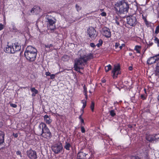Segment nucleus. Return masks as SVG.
Segmentation results:
<instances>
[{"mask_svg":"<svg viewBox=\"0 0 159 159\" xmlns=\"http://www.w3.org/2000/svg\"><path fill=\"white\" fill-rule=\"evenodd\" d=\"M87 33L91 39H94L97 35L96 30L93 27L89 28L87 30Z\"/></svg>","mask_w":159,"mask_h":159,"instance_id":"obj_9","label":"nucleus"},{"mask_svg":"<svg viewBox=\"0 0 159 159\" xmlns=\"http://www.w3.org/2000/svg\"><path fill=\"white\" fill-rule=\"evenodd\" d=\"M31 90L32 92H34L35 94H36L38 93V90L34 88H32Z\"/></svg>","mask_w":159,"mask_h":159,"instance_id":"obj_31","label":"nucleus"},{"mask_svg":"<svg viewBox=\"0 0 159 159\" xmlns=\"http://www.w3.org/2000/svg\"><path fill=\"white\" fill-rule=\"evenodd\" d=\"M158 33H159V25L156 28V30L155 31V33L156 34H157Z\"/></svg>","mask_w":159,"mask_h":159,"instance_id":"obj_33","label":"nucleus"},{"mask_svg":"<svg viewBox=\"0 0 159 159\" xmlns=\"http://www.w3.org/2000/svg\"><path fill=\"white\" fill-rule=\"evenodd\" d=\"M156 71L157 72H159V62L157 64L156 66Z\"/></svg>","mask_w":159,"mask_h":159,"instance_id":"obj_32","label":"nucleus"},{"mask_svg":"<svg viewBox=\"0 0 159 159\" xmlns=\"http://www.w3.org/2000/svg\"><path fill=\"white\" fill-rule=\"evenodd\" d=\"M100 10H101V11H103V9H100Z\"/></svg>","mask_w":159,"mask_h":159,"instance_id":"obj_55","label":"nucleus"},{"mask_svg":"<svg viewBox=\"0 0 159 159\" xmlns=\"http://www.w3.org/2000/svg\"><path fill=\"white\" fill-rule=\"evenodd\" d=\"M81 131L82 133H84L85 132V129L83 126H81Z\"/></svg>","mask_w":159,"mask_h":159,"instance_id":"obj_36","label":"nucleus"},{"mask_svg":"<svg viewBox=\"0 0 159 159\" xmlns=\"http://www.w3.org/2000/svg\"><path fill=\"white\" fill-rule=\"evenodd\" d=\"M159 60V54L152 57L149 58L147 61V63L149 65L152 64Z\"/></svg>","mask_w":159,"mask_h":159,"instance_id":"obj_11","label":"nucleus"},{"mask_svg":"<svg viewBox=\"0 0 159 159\" xmlns=\"http://www.w3.org/2000/svg\"><path fill=\"white\" fill-rule=\"evenodd\" d=\"M34 93H33L32 94V95H35L34 94Z\"/></svg>","mask_w":159,"mask_h":159,"instance_id":"obj_56","label":"nucleus"},{"mask_svg":"<svg viewBox=\"0 0 159 159\" xmlns=\"http://www.w3.org/2000/svg\"><path fill=\"white\" fill-rule=\"evenodd\" d=\"M87 154L83 152H80L77 154V158L78 159H86L85 158Z\"/></svg>","mask_w":159,"mask_h":159,"instance_id":"obj_14","label":"nucleus"},{"mask_svg":"<svg viewBox=\"0 0 159 159\" xmlns=\"http://www.w3.org/2000/svg\"><path fill=\"white\" fill-rule=\"evenodd\" d=\"M102 82L103 83H105V82H106V80H102Z\"/></svg>","mask_w":159,"mask_h":159,"instance_id":"obj_52","label":"nucleus"},{"mask_svg":"<svg viewBox=\"0 0 159 159\" xmlns=\"http://www.w3.org/2000/svg\"><path fill=\"white\" fill-rule=\"evenodd\" d=\"M81 121L82 123H84V120L82 118L81 119Z\"/></svg>","mask_w":159,"mask_h":159,"instance_id":"obj_51","label":"nucleus"},{"mask_svg":"<svg viewBox=\"0 0 159 159\" xmlns=\"http://www.w3.org/2000/svg\"><path fill=\"white\" fill-rule=\"evenodd\" d=\"M13 135L15 138H17L18 137V134H17L13 133Z\"/></svg>","mask_w":159,"mask_h":159,"instance_id":"obj_46","label":"nucleus"},{"mask_svg":"<svg viewBox=\"0 0 159 159\" xmlns=\"http://www.w3.org/2000/svg\"><path fill=\"white\" fill-rule=\"evenodd\" d=\"M44 46L45 48V51L47 52H49L52 50L51 48L53 46L52 44H45Z\"/></svg>","mask_w":159,"mask_h":159,"instance_id":"obj_17","label":"nucleus"},{"mask_svg":"<svg viewBox=\"0 0 159 159\" xmlns=\"http://www.w3.org/2000/svg\"><path fill=\"white\" fill-rule=\"evenodd\" d=\"M4 27L3 25L2 24H0V30H2Z\"/></svg>","mask_w":159,"mask_h":159,"instance_id":"obj_40","label":"nucleus"},{"mask_svg":"<svg viewBox=\"0 0 159 159\" xmlns=\"http://www.w3.org/2000/svg\"><path fill=\"white\" fill-rule=\"evenodd\" d=\"M101 15L102 16H106V13L105 12H102L101 13Z\"/></svg>","mask_w":159,"mask_h":159,"instance_id":"obj_38","label":"nucleus"},{"mask_svg":"<svg viewBox=\"0 0 159 159\" xmlns=\"http://www.w3.org/2000/svg\"><path fill=\"white\" fill-rule=\"evenodd\" d=\"M120 70V66L119 64H118L116 65H114V68L113 69L112 71V73H113V77L114 78H117V75L119 74H120L119 72Z\"/></svg>","mask_w":159,"mask_h":159,"instance_id":"obj_10","label":"nucleus"},{"mask_svg":"<svg viewBox=\"0 0 159 159\" xmlns=\"http://www.w3.org/2000/svg\"><path fill=\"white\" fill-rule=\"evenodd\" d=\"M154 40L155 41V43H157V45L158 47L159 46V39L156 37H155V39H154Z\"/></svg>","mask_w":159,"mask_h":159,"instance_id":"obj_26","label":"nucleus"},{"mask_svg":"<svg viewBox=\"0 0 159 159\" xmlns=\"http://www.w3.org/2000/svg\"><path fill=\"white\" fill-rule=\"evenodd\" d=\"M81 52L83 53H80V57L75 60L74 67L76 70H78L80 69H83V68L81 66L86 64L88 61L93 58V55L91 53L86 56L84 52L80 51V52Z\"/></svg>","mask_w":159,"mask_h":159,"instance_id":"obj_1","label":"nucleus"},{"mask_svg":"<svg viewBox=\"0 0 159 159\" xmlns=\"http://www.w3.org/2000/svg\"><path fill=\"white\" fill-rule=\"evenodd\" d=\"M75 8L78 11H79L82 9V7H80V6L78 4H76L75 5Z\"/></svg>","mask_w":159,"mask_h":159,"instance_id":"obj_28","label":"nucleus"},{"mask_svg":"<svg viewBox=\"0 0 159 159\" xmlns=\"http://www.w3.org/2000/svg\"><path fill=\"white\" fill-rule=\"evenodd\" d=\"M27 156L30 159H37V155L36 151L31 149L28 150L26 152Z\"/></svg>","mask_w":159,"mask_h":159,"instance_id":"obj_7","label":"nucleus"},{"mask_svg":"<svg viewBox=\"0 0 159 159\" xmlns=\"http://www.w3.org/2000/svg\"><path fill=\"white\" fill-rule=\"evenodd\" d=\"M51 75V73L49 72H46V76H50Z\"/></svg>","mask_w":159,"mask_h":159,"instance_id":"obj_45","label":"nucleus"},{"mask_svg":"<svg viewBox=\"0 0 159 159\" xmlns=\"http://www.w3.org/2000/svg\"><path fill=\"white\" fill-rule=\"evenodd\" d=\"M4 141V134L3 133L0 131V144L3 143Z\"/></svg>","mask_w":159,"mask_h":159,"instance_id":"obj_19","label":"nucleus"},{"mask_svg":"<svg viewBox=\"0 0 159 159\" xmlns=\"http://www.w3.org/2000/svg\"><path fill=\"white\" fill-rule=\"evenodd\" d=\"M131 159H140L138 157H133L131 158Z\"/></svg>","mask_w":159,"mask_h":159,"instance_id":"obj_44","label":"nucleus"},{"mask_svg":"<svg viewBox=\"0 0 159 159\" xmlns=\"http://www.w3.org/2000/svg\"><path fill=\"white\" fill-rule=\"evenodd\" d=\"M103 34L106 37L109 38L111 37V33L109 29L105 28L103 29Z\"/></svg>","mask_w":159,"mask_h":159,"instance_id":"obj_12","label":"nucleus"},{"mask_svg":"<svg viewBox=\"0 0 159 159\" xmlns=\"http://www.w3.org/2000/svg\"><path fill=\"white\" fill-rule=\"evenodd\" d=\"M82 102L83 104V108H84L86 105V101L84 100H83L82 101Z\"/></svg>","mask_w":159,"mask_h":159,"instance_id":"obj_29","label":"nucleus"},{"mask_svg":"<svg viewBox=\"0 0 159 159\" xmlns=\"http://www.w3.org/2000/svg\"><path fill=\"white\" fill-rule=\"evenodd\" d=\"M37 50L32 46H28L25 52V56L29 61H35L37 56Z\"/></svg>","mask_w":159,"mask_h":159,"instance_id":"obj_3","label":"nucleus"},{"mask_svg":"<svg viewBox=\"0 0 159 159\" xmlns=\"http://www.w3.org/2000/svg\"><path fill=\"white\" fill-rule=\"evenodd\" d=\"M90 46L93 48L95 47H96V45L94 44V43H90Z\"/></svg>","mask_w":159,"mask_h":159,"instance_id":"obj_37","label":"nucleus"},{"mask_svg":"<svg viewBox=\"0 0 159 159\" xmlns=\"http://www.w3.org/2000/svg\"><path fill=\"white\" fill-rule=\"evenodd\" d=\"M116 23L117 24V25H119V23L118 21H117V19H115Z\"/></svg>","mask_w":159,"mask_h":159,"instance_id":"obj_47","label":"nucleus"},{"mask_svg":"<svg viewBox=\"0 0 159 159\" xmlns=\"http://www.w3.org/2000/svg\"><path fill=\"white\" fill-rule=\"evenodd\" d=\"M12 53H14L16 51H15V48H14V44H12Z\"/></svg>","mask_w":159,"mask_h":159,"instance_id":"obj_34","label":"nucleus"},{"mask_svg":"<svg viewBox=\"0 0 159 159\" xmlns=\"http://www.w3.org/2000/svg\"><path fill=\"white\" fill-rule=\"evenodd\" d=\"M38 135H41L43 137L49 139L51 137V134L46 125L44 123H41L39 125V128L36 130Z\"/></svg>","mask_w":159,"mask_h":159,"instance_id":"obj_2","label":"nucleus"},{"mask_svg":"<svg viewBox=\"0 0 159 159\" xmlns=\"http://www.w3.org/2000/svg\"><path fill=\"white\" fill-rule=\"evenodd\" d=\"M120 45V44L119 43H116L115 47L116 48L118 47Z\"/></svg>","mask_w":159,"mask_h":159,"instance_id":"obj_41","label":"nucleus"},{"mask_svg":"<svg viewBox=\"0 0 159 159\" xmlns=\"http://www.w3.org/2000/svg\"><path fill=\"white\" fill-rule=\"evenodd\" d=\"M141 49V46H136L135 47L134 50L136 51V52L138 53H140V50Z\"/></svg>","mask_w":159,"mask_h":159,"instance_id":"obj_22","label":"nucleus"},{"mask_svg":"<svg viewBox=\"0 0 159 159\" xmlns=\"http://www.w3.org/2000/svg\"><path fill=\"white\" fill-rule=\"evenodd\" d=\"M158 100L159 101V95H158Z\"/></svg>","mask_w":159,"mask_h":159,"instance_id":"obj_54","label":"nucleus"},{"mask_svg":"<svg viewBox=\"0 0 159 159\" xmlns=\"http://www.w3.org/2000/svg\"><path fill=\"white\" fill-rule=\"evenodd\" d=\"M50 76L51 79H53L55 78V75L54 74L51 75Z\"/></svg>","mask_w":159,"mask_h":159,"instance_id":"obj_39","label":"nucleus"},{"mask_svg":"<svg viewBox=\"0 0 159 159\" xmlns=\"http://www.w3.org/2000/svg\"><path fill=\"white\" fill-rule=\"evenodd\" d=\"M127 23L130 26H134L137 23L136 18L133 16H128L127 17Z\"/></svg>","mask_w":159,"mask_h":159,"instance_id":"obj_6","label":"nucleus"},{"mask_svg":"<svg viewBox=\"0 0 159 159\" xmlns=\"http://www.w3.org/2000/svg\"><path fill=\"white\" fill-rule=\"evenodd\" d=\"M40 11V8L38 7L35 6L30 11V12L32 14H38Z\"/></svg>","mask_w":159,"mask_h":159,"instance_id":"obj_13","label":"nucleus"},{"mask_svg":"<svg viewBox=\"0 0 159 159\" xmlns=\"http://www.w3.org/2000/svg\"><path fill=\"white\" fill-rule=\"evenodd\" d=\"M81 115H80L79 117V118L80 119V120H81V118H82V117H81Z\"/></svg>","mask_w":159,"mask_h":159,"instance_id":"obj_53","label":"nucleus"},{"mask_svg":"<svg viewBox=\"0 0 159 159\" xmlns=\"http://www.w3.org/2000/svg\"><path fill=\"white\" fill-rule=\"evenodd\" d=\"M129 8L128 4L123 0L117 3L115 6V8L116 11L120 13L127 12Z\"/></svg>","mask_w":159,"mask_h":159,"instance_id":"obj_4","label":"nucleus"},{"mask_svg":"<svg viewBox=\"0 0 159 159\" xmlns=\"http://www.w3.org/2000/svg\"><path fill=\"white\" fill-rule=\"evenodd\" d=\"M129 69L130 70H132V67L131 66H129Z\"/></svg>","mask_w":159,"mask_h":159,"instance_id":"obj_49","label":"nucleus"},{"mask_svg":"<svg viewBox=\"0 0 159 159\" xmlns=\"http://www.w3.org/2000/svg\"><path fill=\"white\" fill-rule=\"evenodd\" d=\"M94 103L93 102H92L90 106V108L91 110L93 111L94 108Z\"/></svg>","mask_w":159,"mask_h":159,"instance_id":"obj_30","label":"nucleus"},{"mask_svg":"<svg viewBox=\"0 0 159 159\" xmlns=\"http://www.w3.org/2000/svg\"><path fill=\"white\" fill-rule=\"evenodd\" d=\"M10 105L11 106V107H13L14 108H16V107L17 106L15 104L10 103Z\"/></svg>","mask_w":159,"mask_h":159,"instance_id":"obj_35","label":"nucleus"},{"mask_svg":"<svg viewBox=\"0 0 159 159\" xmlns=\"http://www.w3.org/2000/svg\"><path fill=\"white\" fill-rule=\"evenodd\" d=\"M52 149L55 153L58 154L62 151L63 149V147L61 143L56 144L52 148Z\"/></svg>","mask_w":159,"mask_h":159,"instance_id":"obj_8","label":"nucleus"},{"mask_svg":"<svg viewBox=\"0 0 159 159\" xmlns=\"http://www.w3.org/2000/svg\"><path fill=\"white\" fill-rule=\"evenodd\" d=\"M125 46V45L124 44H122V45L120 46L119 47L120 49H121L122 48L123 46Z\"/></svg>","mask_w":159,"mask_h":159,"instance_id":"obj_48","label":"nucleus"},{"mask_svg":"<svg viewBox=\"0 0 159 159\" xmlns=\"http://www.w3.org/2000/svg\"><path fill=\"white\" fill-rule=\"evenodd\" d=\"M110 115L112 116H114L116 115V113H115V111L112 110L110 111Z\"/></svg>","mask_w":159,"mask_h":159,"instance_id":"obj_25","label":"nucleus"},{"mask_svg":"<svg viewBox=\"0 0 159 159\" xmlns=\"http://www.w3.org/2000/svg\"><path fill=\"white\" fill-rule=\"evenodd\" d=\"M141 98L142 99L144 100L145 99V97L144 96V95L143 94H142L141 95Z\"/></svg>","mask_w":159,"mask_h":159,"instance_id":"obj_42","label":"nucleus"},{"mask_svg":"<svg viewBox=\"0 0 159 159\" xmlns=\"http://www.w3.org/2000/svg\"><path fill=\"white\" fill-rule=\"evenodd\" d=\"M153 44V43L152 42H150L148 45L150 46H151Z\"/></svg>","mask_w":159,"mask_h":159,"instance_id":"obj_50","label":"nucleus"},{"mask_svg":"<svg viewBox=\"0 0 159 159\" xmlns=\"http://www.w3.org/2000/svg\"><path fill=\"white\" fill-rule=\"evenodd\" d=\"M71 147V145L70 143L66 142L65 145L64 146L65 148L67 150H69Z\"/></svg>","mask_w":159,"mask_h":159,"instance_id":"obj_21","label":"nucleus"},{"mask_svg":"<svg viewBox=\"0 0 159 159\" xmlns=\"http://www.w3.org/2000/svg\"><path fill=\"white\" fill-rule=\"evenodd\" d=\"M14 48H15V51H16V52L20 50L21 49L20 45L18 44L17 43L14 44Z\"/></svg>","mask_w":159,"mask_h":159,"instance_id":"obj_20","label":"nucleus"},{"mask_svg":"<svg viewBox=\"0 0 159 159\" xmlns=\"http://www.w3.org/2000/svg\"><path fill=\"white\" fill-rule=\"evenodd\" d=\"M84 91L85 93L84 95H85V98L86 99H87V88L85 87V85H84Z\"/></svg>","mask_w":159,"mask_h":159,"instance_id":"obj_24","label":"nucleus"},{"mask_svg":"<svg viewBox=\"0 0 159 159\" xmlns=\"http://www.w3.org/2000/svg\"><path fill=\"white\" fill-rule=\"evenodd\" d=\"M46 17L48 20L47 22L48 23V29L51 31H53L56 29L55 23L56 20L54 18L52 19L51 16L48 15H46Z\"/></svg>","mask_w":159,"mask_h":159,"instance_id":"obj_5","label":"nucleus"},{"mask_svg":"<svg viewBox=\"0 0 159 159\" xmlns=\"http://www.w3.org/2000/svg\"><path fill=\"white\" fill-rule=\"evenodd\" d=\"M12 46H7L4 50V51L7 53H12Z\"/></svg>","mask_w":159,"mask_h":159,"instance_id":"obj_18","label":"nucleus"},{"mask_svg":"<svg viewBox=\"0 0 159 159\" xmlns=\"http://www.w3.org/2000/svg\"><path fill=\"white\" fill-rule=\"evenodd\" d=\"M16 154L17 155H20L21 157H22V156L21 155V152L20 151H17L16 152Z\"/></svg>","mask_w":159,"mask_h":159,"instance_id":"obj_43","label":"nucleus"},{"mask_svg":"<svg viewBox=\"0 0 159 159\" xmlns=\"http://www.w3.org/2000/svg\"><path fill=\"white\" fill-rule=\"evenodd\" d=\"M44 119L46 123L48 124H49L52 122V120L50 119L49 116H44Z\"/></svg>","mask_w":159,"mask_h":159,"instance_id":"obj_16","label":"nucleus"},{"mask_svg":"<svg viewBox=\"0 0 159 159\" xmlns=\"http://www.w3.org/2000/svg\"><path fill=\"white\" fill-rule=\"evenodd\" d=\"M146 138L148 141L151 142L155 140L156 139L154 135H147Z\"/></svg>","mask_w":159,"mask_h":159,"instance_id":"obj_15","label":"nucleus"},{"mask_svg":"<svg viewBox=\"0 0 159 159\" xmlns=\"http://www.w3.org/2000/svg\"><path fill=\"white\" fill-rule=\"evenodd\" d=\"M99 43L97 44V46L98 47H99L102 45V44L103 41L102 39H99Z\"/></svg>","mask_w":159,"mask_h":159,"instance_id":"obj_27","label":"nucleus"},{"mask_svg":"<svg viewBox=\"0 0 159 159\" xmlns=\"http://www.w3.org/2000/svg\"><path fill=\"white\" fill-rule=\"evenodd\" d=\"M111 69V66L110 65H109L105 67V70L106 72H108Z\"/></svg>","mask_w":159,"mask_h":159,"instance_id":"obj_23","label":"nucleus"}]
</instances>
